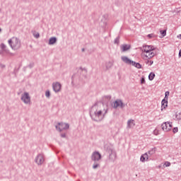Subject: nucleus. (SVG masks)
I'll return each mask as SVG.
<instances>
[{
  "label": "nucleus",
  "mask_w": 181,
  "mask_h": 181,
  "mask_svg": "<svg viewBox=\"0 0 181 181\" xmlns=\"http://www.w3.org/2000/svg\"><path fill=\"white\" fill-rule=\"evenodd\" d=\"M141 50V57L143 60H147L146 62L148 66L153 64V61L151 60L156 56V48L152 45H144L140 48Z\"/></svg>",
  "instance_id": "obj_1"
},
{
  "label": "nucleus",
  "mask_w": 181,
  "mask_h": 181,
  "mask_svg": "<svg viewBox=\"0 0 181 181\" xmlns=\"http://www.w3.org/2000/svg\"><path fill=\"white\" fill-rule=\"evenodd\" d=\"M95 107V105L92 107V110L90 112V116L93 121H95L96 122H100V121H103V119H104V117H105V114H107V110H105V112H103V110H95L93 112V110H94Z\"/></svg>",
  "instance_id": "obj_2"
},
{
  "label": "nucleus",
  "mask_w": 181,
  "mask_h": 181,
  "mask_svg": "<svg viewBox=\"0 0 181 181\" xmlns=\"http://www.w3.org/2000/svg\"><path fill=\"white\" fill-rule=\"evenodd\" d=\"M8 43L13 50L21 49V40L16 37H13L11 39L8 40Z\"/></svg>",
  "instance_id": "obj_3"
},
{
  "label": "nucleus",
  "mask_w": 181,
  "mask_h": 181,
  "mask_svg": "<svg viewBox=\"0 0 181 181\" xmlns=\"http://www.w3.org/2000/svg\"><path fill=\"white\" fill-rule=\"evenodd\" d=\"M11 52L9 49L6 47V45L4 43L0 45V54L1 56H6V54H9Z\"/></svg>",
  "instance_id": "obj_4"
},
{
  "label": "nucleus",
  "mask_w": 181,
  "mask_h": 181,
  "mask_svg": "<svg viewBox=\"0 0 181 181\" xmlns=\"http://www.w3.org/2000/svg\"><path fill=\"white\" fill-rule=\"evenodd\" d=\"M69 128H70V124L68 123L59 122L58 125L56 126V129L59 131V132H62L63 129H69Z\"/></svg>",
  "instance_id": "obj_5"
},
{
  "label": "nucleus",
  "mask_w": 181,
  "mask_h": 181,
  "mask_svg": "<svg viewBox=\"0 0 181 181\" xmlns=\"http://www.w3.org/2000/svg\"><path fill=\"white\" fill-rule=\"evenodd\" d=\"M121 59L126 64H128L129 66H131L132 64L134 67H136V62L129 59L128 57L123 56L121 57Z\"/></svg>",
  "instance_id": "obj_6"
},
{
  "label": "nucleus",
  "mask_w": 181,
  "mask_h": 181,
  "mask_svg": "<svg viewBox=\"0 0 181 181\" xmlns=\"http://www.w3.org/2000/svg\"><path fill=\"white\" fill-rule=\"evenodd\" d=\"M21 101L24 102V104H30V96L28 92L21 95Z\"/></svg>",
  "instance_id": "obj_7"
},
{
  "label": "nucleus",
  "mask_w": 181,
  "mask_h": 181,
  "mask_svg": "<svg viewBox=\"0 0 181 181\" xmlns=\"http://www.w3.org/2000/svg\"><path fill=\"white\" fill-rule=\"evenodd\" d=\"M161 128L163 131H165V132H168V131H170V129H172V123L169 122H165L162 124Z\"/></svg>",
  "instance_id": "obj_8"
},
{
  "label": "nucleus",
  "mask_w": 181,
  "mask_h": 181,
  "mask_svg": "<svg viewBox=\"0 0 181 181\" xmlns=\"http://www.w3.org/2000/svg\"><path fill=\"white\" fill-rule=\"evenodd\" d=\"M35 162L37 165H43V163L45 162V156H43V154H38L35 158Z\"/></svg>",
  "instance_id": "obj_9"
},
{
  "label": "nucleus",
  "mask_w": 181,
  "mask_h": 181,
  "mask_svg": "<svg viewBox=\"0 0 181 181\" xmlns=\"http://www.w3.org/2000/svg\"><path fill=\"white\" fill-rule=\"evenodd\" d=\"M118 107L120 108H124L125 107V104L122 102V100L117 99L113 103V108L117 109Z\"/></svg>",
  "instance_id": "obj_10"
},
{
  "label": "nucleus",
  "mask_w": 181,
  "mask_h": 181,
  "mask_svg": "<svg viewBox=\"0 0 181 181\" xmlns=\"http://www.w3.org/2000/svg\"><path fill=\"white\" fill-rule=\"evenodd\" d=\"M91 159L93 162H98L101 159V153L98 151H95L92 153Z\"/></svg>",
  "instance_id": "obj_11"
},
{
  "label": "nucleus",
  "mask_w": 181,
  "mask_h": 181,
  "mask_svg": "<svg viewBox=\"0 0 181 181\" xmlns=\"http://www.w3.org/2000/svg\"><path fill=\"white\" fill-rule=\"evenodd\" d=\"M52 88L54 93H60V90H62V84L59 82L53 83Z\"/></svg>",
  "instance_id": "obj_12"
},
{
  "label": "nucleus",
  "mask_w": 181,
  "mask_h": 181,
  "mask_svg": "<svg viewBox=\"0 0 181 181\" xmlns=\"http://www.w3.org/2000/svg\"><path fill=\"white\" fill-rule=\"evenodd\" d=\"M131 49V45L124 44L120 46V50L122 53L128 52Z\"/></svg>",
  "instance_id": "obj_13"
},
{
  "label": "nucleus",
  "mask_w": 181,
  "mask_h": 181,
  "mask_svg": "<svg viewBox=\"0 0 181 181\" xmlns=\"http://www.w3.org/2000/svg\"><path fill=\"white\" fill-rule=\"evenodd\" d=\"M112 96L111 95H105L103 97V100L105 104H108L111 100Z\"/></svg>",
  "instance_id": "obj_14"
},
{
  "label": "nucleus",
  "mask_w": 181,
  "mask_h": 181,
  "mask_svg": "<svg viewBox=\"0 0 181 181\" xmlns=\"http://www.w3.org/2000/svg\"><path fill=\"white\" fill-rule=\"evenodd\" d=\"M141 162H146L149 160V156H148V153L143 154L140 158Z\"/></svg>",
  "instance_id": "obj_15"
},
{
  "label": "nucleus",
  "mask_w": 181,
  "mask_h": 181,
  "mask_svg": "<svg viewBox=\"0 0 181 181\" xmlns=\"http://www.w3.org/2000/svg\"><path fill=\"white\" fill-rule=\"evenodd\" d=\"M168 107V99H163L161 102V111Z\"/></svg>",
  "instance_id": "obj_16"
},
{
  "label": "nucleus",
  "mask_w": 181,
  "mask_h": 181,
  "mask_svg": "<svg viewBox=\"0 0 181 181\" xmlns=\"http://www.w3.org/2000/svg\"><path fill=\"white\" fill-rule=\"evenodd\" d=\"M127 127L128 128H132L133 127H135V120L130 119L127 122Z\"/></svg>",
  "instance_id": "obj_17"
},
{
  "label": "nucleus",
  "mask_w": 181,
  "mask_h": 181,
  "mask_svg": "<svg viewBox=\"0 0 181 181\" xmlns=\"http://www.w3.org/2000/svg\"><path fill=\"white\" fill-rule=\"evenodd\" d=\"M57 42V38L56 37H50L49 40V45H54Z\"/></svg>",
  "instance_id": "obj_18"
},
{
  "label": "nucleus",
  "mask_w": 181,
  "mask_h": 181,
  "mask_svg": "<svg viewBox=\"0 0 181 181\" xmlns=\"http://www.w3.org/2000/svg\"><path fill=\"white\" fill-rule=\"evenodd\" d=\"M115 158H117V154L115 153L109 155V159L112 162L115 160Z\"/></svg>",
  "instance_id": "obj_19"
},
{
  "label": "nucleus",
  "mask_w": 181,
  "mask_h": 181,
  "mask_svg": "<svg viewBox=\"0 0 181 181\" xmlns=\"http://www.w3.org/2000/svg\"><path fill=\"white\" fill-rule=\"evenodd\" d=\"M106 69L109 70V69H111L112 66H114V63L112 62L109 61L108 62L106 63Z\"/></svg>",
  "instance_id": "obj_20"
},
{
  "label": "nucleus",
  "mask_w": 181,
  "mask_h": 181,
  "mask_svg": "<svg viewBox=\"0 0 181 181\" xmlns=\"http://www.w3.org/2000/svg\"><path fill=\"white\" fill-rule=\"evenodd\" d=\"M156 152V147H154L151 148L150 151H148V153L150 156H152V155H155Z\"/></svg>",
  "instance_id": "obj_21"
},
{
  "label": "nucleus",
  "mask_w": 181,
  "mask_h": 181,
  "mask_svg": "<svg viewBox=\"0 0 181 181\" xmlns=\"http://www.w3.org/2000/svg\"><path fill=\"white\" fill-rule=\"evenodd\" d=\"M176 121H181V112H177L175 113Z\"/></svg>",
  "instance_id": "obj_22"
},
{
  "label": "nucleus",
  "mask_w": 181,
  "mask_h": 181,
  "mask_svg": "<svg viewBox=\"0 0 181 181\" xmlns=\"http://www.w3.org/2000/svg\"><path fill=\"white\" fill-rule=\"evenodd\" d=\"M153 78H155V73L151 72L148 75V80H150V81H152V80H153Z\"/></svg>",
  "instance_id": "obj_23"
},
{
  "label": "nucleus",
  "mask_w": 181,
  "mask_h": 181,
  "mask_svg": "<svg viewBox=\"0 0 181 181\" xmlns=\"http://www.w3.org/2000/svg\"><path fill=\"white\" fill-rule=\"evenodd\" d=\"M97 168H100V163H97V161H95L93 165V169H97Z\"/></svg>",
  "instance_id": "obj_24"
},
{
  "label": "nucleus",
  "mask_w": 181,
  "mask_h": 181,
  "mask_svg": "<svg viewBox=\"0 0 181 181\" xmlns=\"http://www.w3.org/2000/svg\"><path fill=\"white\" fill-rule=\"evenodd\" d=\"M115 45H119V36H117L114 41Z\"/></svg>",
  "instance_id": "obj_25"
},
{
  "label": "nucleus",
  "mask_w": 181,
  "mask_h": 181,
  "mask_svg": "<svg viewBox=\"0 0 181 181\" xmlns=\"http://www.w3.org/2000/svg\"><path fill=\"white\" fill-rule=\"evenodd\" d=\"M107 151L109 155L115 153V152H114V150H112V148H107Z\"/></svg>",
  "instance_id": "obj_26"
},
{
  "label": "nucleus",
  "mask_w": 181,
  "mask_h": 181,
  "mask_svg": "<svg viewBox=\"0 0 181 181\" xmlns=\"http://www.w3.org/2000/svg\"><path fill=\"white\" fill-rule=\"evenodd\" d=\"M160 33L162 35L163 37H165V36H166V30H160Z\"/></svg>",
  "instance_id": "obj_27"
},
{
  "label": "nucleus",
  "mask_w": 181,
  "mask_h": 181,
  "mask_svg": "<svg viewBox=\"0 0 181 181\" xmlns=\"http://www.w3.org/2000/svg\"><path fill=\"white\" fill-rule=\"evenodd\" d=\"M45 97H47V98H50V90H47L45 92Z\"/></svg>",
  "instance_id": "obj_28"
},
{
  "label": "nucleus",
  "mask_w": 181,
  "mask_h": 181,
  "mask_svg": "<svg viewBox=\"0 0 181 181\" xmlns=\"http://www.w3.org/2000/svg\"><path fill=\"white\" fill-rule=\"evenodd\" d=\"M33 36L36 39H39V37H40V34H39V33H37L36 34L33 33Z\"/></svg>",
  "instance_id": "obj_29"
},
{
  "label": "nucleus",
  "mask_w": 181,
  "mask_h": 181,
  "mask_svg": "<svg viewBox=\"0 0 181 181\" xmlns=\"http://www.w3.org/2000/svg\"><path fill=\"white\" fill-rule=\"evenodd\" d=\"M147 37L148 39H152V37H155V34H148Z\"/></svg>",
  "instance_id": "obj_30"
},
{
  "label": "nucleus",
  "mask_w": 181,
  "mask_h": 181,
  "mask_svg": "<svg viewBox=\"0 0 181 181\" xmlns=\"http://www.w3.org/2000/svg\"><path fill=\"white\" fill-rule=\"evenodd\" d=\"M179 131V129L177 127H174L173 129V134H176Z\"/></svg>",
  "instance_id": "obj_31"
},
{
  "label": "nucleus",
  "mask_w": 181,
  "mask_h": 181,
  "mask_svg": "<svg viewBox=\"0 0 181 181\" xmlns=\"http://www.w3.org/2000/svg\"><path fill=\"white\" fill-rule=\"evenodd\" d=\"M153 134H154V135H159V130H158V129H156L153 131Z\"/></svg>",
  "instance_id": "obj_32"
},
{
  "label": "nucleus",
  "mask_w": 181,
  "mask_h": 181,
  "mask_svg": "<svg viewBox=\"0 0 181 181\" xmlns=\"http://www.w3.org/2000/svg\"><path fill=\"white\" fill-rule=\"evenodd\" d=\"M165 166L166 168H168V166H170V162L169 161H166L165 163H164Z\"/></svg>",
  "instance_id": "obj_33"
},
{
  "label": "nucleus",
  "mask_w": 181,
  "mask_h": 181,
  "mask_svg": "<svg viewBox=\"0 0 181 181\" xmlns=\"http://www.w3.org/2000/svg\"><path fill=\"white\" fill-rule=\"evenodd\" d=\"M146 81H145V78L142 77L141 78V84H145Z\"/></svg>",
  "instance_id": "obj_34"
},
{
  "label": "nucleus",
  "mask_w": 181,
  "mask_h": 181,
  "mask_svg": "<svg viewBox=\"0 0 181 181\" xmlns=\"http://www.w3.org/2000/svg\"><path fill=\"white\" fill-rule=\"evenodd\" d=\"M141 67H142V65H141V64H139V63H136V69H141Z\"/></svg>",
  "instance_id": "obj_35"
},
{
  "label": "nucleus",
  "mask_w": 181,
  "mask_h": 181,
  "mask_svg": "<svg viewBox=\"0 0 181 181\" xmlns=\"http://www.w3.org/2000/svg\"><path fill=\"white\" fill-rule=\"evenodd\" d=\"M33 66H35V64L34 63H30L29 65H28V67L30 69H32L33 67Z\"/></svg>",
  "instance_id": "obj_36"
},
{
  "label": "nucleus",
  "mask_w": 181,
  "mask_h": 181,
  "mask_svg": "<svg viewBox=\"0 0 181 181\" xmlns=\"http://www.w3.org/2000/svg\"><path fill=\"white\" fill-rule=\"evenodd\" d=\"M169 93H170L169 91H166V92H165V98H168V96L169 95Z\"/></svg>",
  "instance_id": "obj_37"
},
{
  "label": "nucleus",
  "mask_w": 181,
  "mask_h": 181,
  "mask_svg": "<svg viewBox=\"0 0 181 181\" xmlns=\"http://www.w3.org/2000/svg\"><path fill=\"white\" fill-rule=\"evenodd\" d=\"M61 137L62 138H66V133L61 134Z\"/></svg>",
  "instance_id": "obj_38"
},
{
  "label": "nucleus",
  "mask_w": 181,
  "mask_h": 181,
  "mask_svg": "<svg viewBox=\"0 0 181 181\" xmlns=\"http://www.w3.org/2000/svg\"><path fill=\"white\" fill-rule=\"evenodd\" d=\"M80 69H81V70L84 71L86 73H87V69H83L82 67H81Z\"/></svg>",
  "instance_id": "obj_39"
},
{
  "label": "nucleus",
  "mask_w": 181,
  "mask_h": 181,
  "mask_svg": "<svg viewBox=\"0 0 181 181\" xmlns=\"http://www.w3.org/2000/svg\"><path fill=\"white\" fill-rule=\"evenodd\" d=\"M81 52H86V49L82 48Z\"/></svg>",
  "instance_id": "obj_40"
},
{
  "label": "nucleus",
  "mask_w": 181,
  "mask_h": 181,
  "mask_svg": "<svg viewBox=\"0 0 181 181\" xmlns=\"http://www.w3.org/2000/svg\"><path fill=\"white\" fill-rule=\"evenodd\" d=\"M178 37H180V39H181V34L178 36Z\"/></svg>",
  "instance_id": "obj_41"
},
{
  "label": "nucleus",
  "mask_w": 181,
  "mask_h": 181,
  "mask_svg": "<svg viewBox=\"0 0 181 181\" xmlns=\"http://www.w3.org/2000/svg\"><path fill=\"white\" fill-rule=\"evenodd\" d=\"M0 32H2V29L1 28H0Z\"/></svg>",
  "instance_id": "obj_42"
},
{
  "label": "nucleus",
  "mask_w": 181,
  "mask_h": 181,
  "mask_svg": "<svg viewBox=\"0 0 181 181\" xmlns=\"http://www.w3.org/2000/svg\"><path fill=\"white\" fill-rule=\"evenodd\" d=\"M1 67H5V65H3Z\"/></svg>",
  "instance_id": "obj_43"
}]
</instances>
